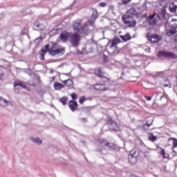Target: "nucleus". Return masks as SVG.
Returning <instances> with one entry per match:
<instances>
[{"label": "nucleus", "mask_w": 177, "mask_h": 177, "mask_svg": "<svg viewBox=\"0 0 177 177\" xmlns=\"http://www.w3.org/2000/svg\"><path fill=\"white\" fill-rule=\"evenodd\" d=\"M72 28L75 32L64 30L60 33L59 39L62 42H67L69 39V42L72 46L75 48L81 42V35H88L89 32V25L88 24H84L82 26V19H78L73 22Z\"/></svg>", "instance_id": "nucleus-1"}, {"label": "nucleus", "mask_w": 177, "mask_h": 177, "mask_svg": "<svg viewBox=\"0 0 177 177\" xmlns=\"http://www.w3.org/2000/svg\"><path fill=\"white\" fill-rule=\"evenodd\" d=\"M44 48L51 56H56V55L59 54L64 55V52H66V49L57 43H53L50 47H49V45H46Z\"/></svg>", "instance_id": "nucleus-2"}, {"label": "nucleus", "mask_w": 177, "mask_h": 177, "mask_svg": "<svg viewBox=\"0 0 177 177\" xmlns=\"http://www.w3.org/2000/svg\"><path fill=\"white\" fill-rule=\"evenodd\" d=\"M138 157H139V152L138 151H131L130 154L128 156L130 164L135 165V164L138 162Z\"/></svg>", "instance_id": "nucleus-3"}, {"label": "nucleus", "mask_w": 177, "mask_h": 177, "mask_svg": "<svg viewBox=\"0 0 177 177\" xmlns=\"http://www.w3.org/2000/svg\"><path fill=\"white\" fill-rule=\"evenodd\" d=\"M161 20L160 14L154 13L153 15H149V21L151 26H157V23Z\"/></svg>", "instance_id": "nucleus-4"}, {"label": "nucleus", "mask_w": 177, "mask_h": 177, "mask_svg": "<svg viewBox=\"0 0 177 177\" xmlns=\"http://www.w3.org/2000/svg\"><path fill=\"white\" fill-rule=\"evenodd\" d=\"M158 57H165V59H176V55L174 53L168 51H159L158 53Z\"/></svg>", "instance_id": "nucleus-5"}, {"label": "nucleus", "mask_w": 177, "mask_h": 177, "mask_svg": "<svg viewBox=\"0 0 177 177\" xmlns=\"http://www.w3.org/2000/svg\"><path fill=\"white\" fill-rule=\"evenodd\" d=\"M93 88L95 91H98L99 92H106V91H109V88L106 87L104 84L97 83L93 84Z\"/></svg>", "instance_id": "nucleus-6"}, {"label": "nucleus", "mask_w": 177, "mask_h": 177, "mask_svg": "<svg viewBox=\"0 0 177 177\" xmlns=\"http://www.w3.org/2000/svg\"><path fill=\"white\" fill-rule=\"evenodd\" d=\"M159 154L162 157V160H160L162 162H167L164 160H167V161L169 160V154L165 152V150H164V149L160 148Z\"/></svg>", "instance_id": "nucleus-7"}, {"label": "nucleus", "mask_w": 177, "mask_h": 177, "mask_svg": "<svg viewBox=\"0 0 177 177\" xmlns=\"http://www.w3.org/2000/svg\"><path fill=\"white\" fill-rule=\"evenodd\" d=\"M104 74H106V73L103 71V68L102 67L94 69V75H96L98 78H103Z\"/></svg>", "instance_id": "nucleus-8"}, {"label": "nucleus", "mask_w": 177, "mask_h": 177, "mask_svg": "<svg viewBox=\"0 0 177 177\" xmlns=\"http://www.w3.org/2000/svg\"><path fill=\"white\" fill-rule=\"evenodd\" d=\"M68 104L71 111H75V110L78 109V103L77 102V101L70 100Z\"/></svg>", "instance_id": "nucleus-9"}, {"label": "nucleus", "mask_w": 177, "mask_h": 177, "mask_svg": "<svg viewBox=\"0 0 177 177\" xmlns=\"http://www.w3.org/2000/svg\"><path fill=\"white\" fill-rule=\"evenodd\" d=\"M148 41H150L151 42H153V44H157L160 41V37L157 35H150V34L147 35Z\"/></svg>", "instance_id": "nucleus-10"}, {"label": "nucleus", "mask_w": 177, "mask_h": 177, "mask_svg": "<svg viewBox=\"0 0 177 177\" xmlns=\"http://www.w3.org/2000/svg\"><path fill=\"white\" fill-rule=\"evenodd\" d=\"M121 43V40L119 38H115L109 41L108 45H109L110 48H114V46H117L118 44Z\"/></svg>", "instance_id": "nucleus-11"}, {"label": "nucleus", "mask_w": 177, "mask_h": 177, "mask_svg": "<svg viewBox=\"0 0 177 177\" xmlns=\"http://www.w3.org/2000/svg\"><path fill=\"white\" fill-rule=\"evenodd\" d=\"M99 145L102 147H104L106 146H107L108 147H111V146H114V144H111V143L109 142V141H107V140H104V139L99 140Z\"/></svg>", "instance_id": "nucleus-12"}, {"label": "nucleus", "mask_w": 177, "mask_h": 177, "mask_svg": "<svg viewBox=\"0 0 177 177\" xmlns=\"http://www.w3.org/2000/svg\"><path fill=\"white\" fill-rule=\"evenodd\" d=\"M176 26H171L169 29L166 30V35L167 37H172V35H175L176 31Z\"/></svg>", "instance_id": "nucleus-13"}, {"label": "nucleus", "mask_w": 177, "mask_h": 177, "mask_svg": "<svg viewBox=\"0 0 177 177\" xmlns=\"http://www.w3.org/2000/svg\"><path fill=\"white\" fill-rule=\"evenodd\" d=\"M62 82L64 84L65 86L68 88H73L74 86V82L72 80L68 79L62 81Z\"/></svg>", "instance_id": "nucleus-14"}, {"label": "nucleus", "mask_w": 177, "mask_h": 177, "mask_svg": "<svg viewBox=\"0 0 177 177\" xmlns=\"http://www.w3.org/2000/svg\"><path fill=\"white\" fill-rule=\"evenodd\" d=\"M120 38L122 39L123 42H128V41H131V39H132L131 34L129 32L126 33V35H120Z\"/></svg>", "instance_id": "nucleus-15"}, {"label": "nucleus", "mask_w": 177, "mask_h": 177, "mask_svg": "<svg viewBox=\"0 0 177 177\" xmlns=\"http://www.w3.org/2000/svg\"><path fill=\"white\" fill-rule=\"evenodd\" d=\"M63 88H64L63 84L58 82L54 83V89H55V91H60V89H63Z\"/></svg>", "instance_id": "nucleus-16"}, {"label": "nucleus", "mask_w": 177, "mask_h": 177, "mask_svg": "<svg viewBox=\"0 0 177 177\" xmlns=\"http://www.w3.org/2000/svg\"><path fill=\"white\" fill-rule=\"evenodd\" d=\"M86 100H92L91 97H86L85 95L81 96L79 100L80 104H84V102H86Z\"/></svg>", "instance_id": "nucleus-17"}, {"label": "nucleus", "mask_w": 177, "mask_h": 177, "mask_svg": "<svg viewBox=\"0 0 177 177\" xmlns=\"http://www.w3.org/2000/svg\"><path fill=\"white\" fill-rule=\"evenodd\" d=\"M124 24H126V26H127L128 27H135V26H136V21L135 20L132 21L124 20Z\"/></svg>", "instance_id": "nucleus-18"}, {"label": "nucleus", "mask_w": 177, "mask_h": 177, "mask_svg": "<svg viewBox=\"0 0 177 177\" xmlns=\"http://www.w3.org/2000/svg\"><path fill=\"white\" fill-rule=\"evenodd\" d=\"M59 102H60V103L64 106H66V104H67V102H68V98L67 97H62L59 98Z\"/></svg>", "instance_id": "nucleus-19"}, {"label": "nucleus", "mask_w": 177, "mask_h": 177, "mask_svg": "<svg viewBox=\"0 0 177 177\" xmlns=\"http://www.w3.org/2000/svg\"><path fill=\"white\" fill-rule=\"evenodd\" d=\"M176 8H177V6H175V3H172L170 4L169 6L170 12H171L172 13H175L176 12Z\"/></svg>", "instance_id": "nucleus-20"}, {"label": "nucleus", "mask_w": 177, "mask_h": 177, "mask_svg": "<svg viewBox=\"0 0 177 177\" xmlns=\"http://www.w3.org/2000/svg\"><path fill=\"white\" fill-rule=\"evenodd\" d=\"M101 80L104 84L107 82H111V79L110 77H107L104 76V75H103V77H101Z\"/></svg>", "instance_id": "nucleus-21"}, {"label": "nucleus", "mask_w": 177, "mask_h": 177, "mask_svg": "<svg viewBox=\"0 0 177 177\" xmlns=\"http://www.w3.org/2000/svg\"><path fill=\"white\" fill-rule=\"evenodd\" d=\"M148 139L151 142H156V140H157V136H153V133H150Z\"/></svg>", "instance_id": "nucleus-22"}, {"label": "nucleus", "mask_w": 177, "mask_h": 177, "mask_svg": "<svg viewBox=\"0 0 177 177\" xmlns=\"http://www.w3.org/2000/svg\"><path fill=\"white\" fill-rule=\"evenodd\" d=\"M92 10L94 11L92 14V17H93L94 20H96V19L99 17V13H97V10L95 8H93Z\"/></svg>", "instance_id": "nucleus-23"}, {"label": "nucleus", "mask_w": 177, "mask_h": 177, "mask_svg": "<svg viewBox=\"0 0 177 177\" xmlns=\"http://www.w3.org/2000/svg\"><path fill=\"white\" fill-rule=\"evenodd\" d=\"M159 16H161L160 19H162V20H165V16H167V11L165 9H162Z\"/></svg>", "instance_id": "nucleus-24"}, {"label": "nucleus", "mask_w": 177, "mask_h": 177, "mask_svg": "<svg viewBox=\"0 0 177 177\" xmlns=\"http://www.w3.org/2000/svg\"><path fill=\"white\" fill-rule=\"evenodd\" d=\"M14 86H21V88H26V84H23L21 82H15Z\"/></svg>", "instance_id": "nucleus-25"}, {"label": "nucleus", "mask_w": 177, "mask_h": 177, "mask_svg": "<svg viewBox=\"0 0 177 177\" xmlns=\"http://www.w3.org/2000/svg\"><path fill=\"white\" fill-rule=\"evenodd\" d=\"M31 140L34 142V143H37V145L42 144V140L39 139V138H31Z\"/></svg>", "instance_id": "nucleus-26"}, {"label": "nucleus", "mask_w": 177, "mask_h": 177, "mask_svg": "<svg viewBox=\"0 0 177 177\" xmlns=\"http://www.w3.org/2000/svg\"><path fill=\"white\" fill-rule=\"evenodd\" d=\"M162 85H163L164 88H165V87L171 88V83H169V80H165L162 82Z\"/></svg>", "instance_id": "nucleus-27"}, {"label": "nucleus", "mask_w": 177, "mask_h": 177, "mask_svg": "<svg viewBox=\"0 0 177 177\" xmlns=\"http://www.w3.org/2000/svg\"><path fill=\"white\" fill-rule=\"evenodd\" d=\"M46 53H47V51H46V50L44 48H43L41 50V60H44V59L45 55H46Z\"/></svg>", "instance_id": "nucleus-28"}, {"label": "nucleus", "mask_w": 177, "mask_h": 177, "mask_svg": "<svg viewBox=\"0 0 177 177\" xmlns=\"http://www.w3.org/2000/svg\"><path fill=\"white\" fill-rule=\"evenodd\" d=\"M71 97L72 100L75 101V100H77L78 95L75 93H72L71 94Z\"/></svg>", "instance_id": "nucleus-29"}, {"label": "nucleus", "mask_w": 177, "mask_h": 177, "mask_svg": "<svg viewBox=\"0 0 177 177\" xmlns=\"http://www.w3.org/2000/svg\"><path fill=\"white\" fill-rule=\"evenodd\" d=\"M147 3H149V1L145 0L144 3H142V6L144 9V10H147Z\"/></svg>", "instance_id": "nucleus-30"}, {"label": "nucleus", "mask_w": 177, "mask_h": 177, "mask_svg": "<svg viewBox=\"0 0 177 177\" xmlns=\"http://www.w3.org/2000/svg\"><path fill=\"white\" fill-rule=\"evenodd\" d=\"M107 124H109V125H114V124H115V122H114L113 120L111 119V118H109L107 120Z\"/></svg>", "instance_id": "nucleus-31"}, {"label": "nucleus", "mask_w": 177, "mask_h": 177, "mask_svg": "<svg viewBox=\"0 0 177 177\" xmlns=\"http://www.w3.org/2000/svg\"><path fill=\"white\" fill-rule=\"evenodd\" d=\"M171 140H173V151H174V149H175V147H177V140L175 138H171Z\"/></svg>", "instance_id": "nucleus-32"}, {"label": "nucleus", "mask_w": 177, "mask_h": 177, "mask_svg": "<svg viewBox=\"0 0 177 177\" xmlns=\"http://www.w3.org/2000/svg\"><path fill=\"white\" fill-rule=\"evenodd\" d=\"M132 0H122V5H128Z\"/></svg>", "instance_id": "nucleus-33"}, {"label": "nucleus", "mask_w": 177, "mask_h": 177, "mask_svg": "<svg viewBox=\"0 0 177 177\" xmlns=\"http://www.w3.org/2000/svg\"><path fill=\"white\" fill-rule=\"evenodd\" d=\"M99 6H100L101 8H105V6H107V3L104 2H101L99 3Z\"/></svg>", "instance_id": "nucleus-34"}, {"label": "nucleus", "mask_w": 177, "mask_h": 177, "mask_svg": "<svg viewBox=\"0 0 177 177\" xmlns=\"http://www.w3.org/2000/svg\"><path fill=\"white\" fill-rule=\"evenodd\" d=\"M145 97L146 98V100L148 101V102H150V100H151L152 97L151 96H145Z\"/></svg>", "instance_id": "nucleus-35"}, {"label": "nucleus", "mask_w": 177, "mask_h": 177, "mask_svg": "<svg viewBox=\"0 0 177 177\" xmlns=\"http://www.w3.org/2000/svg\"><path fill=\"white\" fill-rule=\"evenodd\" d=\"M145 156L147 158H150V155H149L148 151L145 152Z\"/></svg>", "instance_id": "nucleus-36"}, {"label": "nucleus", "mask_w": 177, "mask_h": 177, "mask_svg": "<svg viewBox=\"0 0 177 177\" xmlns=\"http://www.w3.org/2000/svg\"><path fill=\"white\" fill-rule=\"evenodd\" d=\"M3 103L6 104V106H8V103H10L9 101L6 100H3Z\"/></svg>", "instance_id": "nucleus-37"}, {"label": "nucleus", "mask_w": 177, "mask_h": 177, "mask_svg": "<svg viewBox=\"0 0 177 177\" xmlns=\"http://www.w3.org/2000/svg\"><path fill=\"white\" fill-rule=\"evenodd\" d=\"M35 26H37V27H39V23H38V22H35Z\"/></svg>", "instance_id": "nucleus-38"}, {"label": "nucleus", "mask_w": 177, "mask_h": 177, "mask_svg": "<svg viewBox=\"0 0 177 177\" xmlns=\"http://www.w3.org/2000/svg\"><path fill=\"white\" fill-rule=\"evenodd\" d=\"M52 80H53V81H55V80H56V76H53V77H52Z\"/></svg>", "instance_id": "nucleus-39"}, {"label": "nucleus", "mask_w": 177, "mask_h": 177, "mask_svg": "<svg viewBox=\"0 0 177 177\" xmlns=\"http://www.w3.org/2000/svg\"><path fill=\"white\" fill-rule=\"evenodd\" d=\"M2 100H3V99L2 98V97H0V102H2Z\"/></svg>", "instance_id": "nucleus-40"}, {"label": "nucleus", "mask_w": 177, "mask_h": 177, "mask_svg": "<svg viewBox=\"0 0 177 177\" xmlns=\"http://www.w3.org/2000/svg\"><path fill=\"white\" fill-rule=\"evenodd\" d=\"M172 21H176V19H172Z\"/></svg>", "instance_id": "nucleus-41"}, {"label": "nucleus", "mask_w": 177, "mask_h": 177, "mask_svg": "<svg viewBox=\"0 0 177 177\" xmlns=\"http://www.w3.org/2000/svg\"><path fill=\"white\" fill-rule=\"evenodd\" d=\"M32 86H35V84H32Z\"/></svg>", "instance_id": "nucleus-42"}, {"label": "nucleus", "mask_w": 177, "mask_h": 177, "mask_svg": "<svg viewBox=\"0 0 177 177\" xmlns=\"http://www.w3.org/2000/svg\"><path fill=\"white\" fill-rule=\"evenodd\" d=\"M156 95H158V93H156Z\"/></svg>", "instance_id": "nucleus-43"}, {"label": "nucleus", "mask_w": 177, "mask_h": 177, "mask_svg": "<svg viewBox=\"0 0 177 177\" xmlns=\"http://www.w3.org/2000/svg\"><path fill=\"white\" fill-rule=\"evenodd\" d=\"M83 120H84V121H86V119H83Z\"/></svg>", "instance_id": "nucleus-44"}, {"label": "nucleus", "mask_w": 177, "mask_h": 177, "mask_svg": "<svg viewBox=\"0 0 177 177\" xmlns=\"http://www.w3.org/2000/svg\"><path fill=\"white\" fill-rule=\"evenodd\" d=\"M0 80H1V77H0Z\"/></svg>", "instance_id": "nucleus-45"}]
</instances>
